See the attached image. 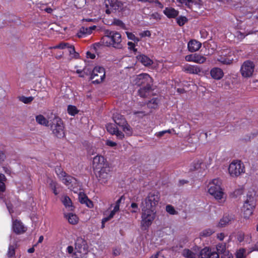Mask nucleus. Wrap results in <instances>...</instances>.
Masks as SVG:
<instances>
[{
	"mask_svg": "<svg viewBox=\"0 0 258 258\" xmlns=\"http://www.w3.org/2000/svg\"><path fill=\"white\" fill-rule=\"evenodd\" d=\"M255 64L253 61L250 60H245L241 65L240 73L243 79L251 78L254 73Z\"/></svg>",
	"mask_w": 258,
	"mask_h": 258,
	"instance_id": "obj_5",
	"label": "nucleus"
},
{
	"mask_svg": "<svg viewBox=\"0 0 258 258\" xmlns=\"http://www.w3.org/2000/svg\"><path fill=\"white\" fill-rule=\"evenodd\" d=\"M197 3L194 0H186L184 5L187 8L190 9L194 4H196Z\"/></svg>",
	"mask_w": 258,
	"mask_h": 258,
	"instance_id": "obj_52",
	"label": "nucleus"
},
{
	"mask_svg": "<svg viewBox=\"0 0 258 258\" xmlns=\"http://www.w3.org/2000/svg\"><path fill=\"white\" fill-rule=\"evenodd\" d=\"M126 34L128 39L134 40V41H139V39L133 33L126 32Z\"/></svg>",
	"mask_w": 258,
	"mask_h": 258,
	"instance_id": "obj_55",
	"label": "nucleus"
},
{
	"mask_svg": "<svg viewBox=\"0 0 258 258\" xmlns=\"http://www.w3.org/2000/svg\"><path fill=\"white\" fill-rule=\"evenodd\" d=\"M36 121L40 124L48 126L49 125L50 120H48L43 115H38L36 116Z\"/></svg>",
	"mask_w": 258,
	"mask_h": 258,
	"instance_id": "obj_26",
	"label": "nucleus"
},
{
	"mask_svg": "<svg viewBox=\"0 0 258 258\" xmlns=\"http://www.w3.org/2000/svg\"><path fill=\"white\" fill-rule=\"evenodd\" d=\"M69 45L70 44L68 43L62 42V43L58 44V45H56L53 46V48L54 49H63L66 48H68L69 47Z\"/></svg>",
	"mask_w": 258,
	"mask_h": 258,
	"instance_id": "obj_45",
	"label": "nucleus"
},
{
	"mask_svg": "<svg viewBox=\"0 0 258 258\" xmlns=\"http://www.w3.org/2000/svg\"><path fill=\"white\" fill-rule=\"evenodd\" d=\"M166 210L171 215H175L177 214V212L175 210L174 207L170 205H168L166 206Z\"/></svg>",
	"mask_w": 258,
	"mask_h": 258,
	"instance_id": "obj_44",
	"label": "nucleus"
},
{
	"mask_svg": "<svg viewBox=\"0 0 258 258\" xmlns=\"http://www.w3.org/2000/svg\"><path fill=\"white\" fill-rule=\"evenodd\" d=\"M12 229L16 234H21L24 233L26 231L27 228L21 221L16 219L13 221Z\"/></svg>",
	"mask_w": 258,
	"mask_h": 258,
	"instance_id": "obj_14",
	"label": "nucleus"
},
{
	"mask_svg": "<svg viewBox=\"0 0 258 258\" xmlns=\"http://www.w3.org/2000/svg\"><path fill=\"white\" fill-rule=\"evenodd\" d=\"M177 23L182 26L187 21V19L184 16H180L176 19Z\"/></svg>",
	"mask_w": 258,
	"mask_h": 258,
	"instance_id": "obj_43",
	"label": "nucleus"
},
{
	"mask_svg": "<svg viewBox=\"0 0 258 258\" xmlns=\"http://www.w3.org/2000/svg\"><path fill=\"white\" fill-rule=\"evenodd\" d=\"M62 202L66 208H72V203L70 198L69 197L65 196L63 198V200H62Z\"/></svg>",
	"mask_w": 258,
	"mask_h": 258,
	"instance_id": "obj_39",
	"label": "nucleus"
},
{
	"mask_svg": "<svg viewBox=\"0 0 258 258\" xmlns=\"http://www.w3.org/2000/svg\"><path fill=\"white\" fill-rule=\"evenodd\" d=\"M64 217L68 219V222L71 224H76L78 222V218L76 215L73 213L64 214Z\"/></svg>",
	"mask_w": 258,
	"mask_h": 258,
	"instance_id": "obj_27",
	"label": "nucleus"
},
{
	"mask_svg": "<svg viewBox=\"0 0 258 258\" xmlns=\"http://www.w3.org/2000/svg\"><path fill=\"white\" fill-rule=\"evenodd\" d=\"M182 70L188 74L196 75L199 74L201 72V69L199 66L189 64H186L183 66Z\"/></svg>",
	"mask_w": 258,
	"mask_h": 258,
	"instance_id": "obj_16",
	"label": "nucleus"
},
{
	"mask_svg": "<svg viewBox=\"0 0 258 258\" xmlns=\"http://www.w3.org/2000/svg\"><path fill=\"white\" fill-rule=\"evenodd\" d=\"M164 14L169 18H174L178 15V11L172 8H166Z\"/></svg>",
	"mask_w": 258,
	"mask_h": 258,
	"instance_id": "obj_24",
	"label": "nucleus"
},
{
	"mask_svg": "<svg viewBox=\"0 0 258 258\" xmlns=\"http://www.w3.org/2000/svg\"><path fill=\"white\" fill-rule=\"evenodd\" d=\"M215 231L213 229L211 228H207L203 230L202 232H200V236L201 237H206L210 236Z\"/></svg>",
	"mask_w": 258,
	"mask_h": 258,
	"instance_id": "obj_33",
	"label": "nucleus"
},
{
	"mask_svg": "<svg viewBox=\"0 0 258 258\" xmlns=\"http://www.w3.org/2000/svg\"><path fill=\"white\" fill-rule=\"evenodd\" d=\"M7 178L4 174L0 173V192H4L6 190L5 182Z\"/></svg>",
	"mask_w": 258,
	"mask_h": 258,
	"instance_id": "obj_32",
	"label": "nucleus"
},
{
	"mask_svg": "<svg viewBox=\"0 0 258 258\" xmlns=\"http://www.w3.org/2000/svg\"><path fill=\"white\" fill-rule=\"evenodd\" d=\"M75 245V248L79 252H82V249L85 250L87 248L86 241L81 237H77Z\"/></svg>",
	"mask_w": 258,
	"mask_h": 258,
	"instance_id": "obj_18",
	"label": "nucleus"
},
{
	"mask_svg": "<svg viewBox=\"0 0 258 258\" xmlns=\"http://www.w3.org/2000/svg\"><path fill=\"white\" fill-rule=\"evenodd\" d=\"M114 135H116V137L118 139H122L124 137L123 133L122 132L119 131L118 128L117 129L116 132H115Z\"/></svg>",
	"mask_w": 258,
	"mask_h": 258,
	"instance_id": "obj_54",
	"label": "nucleus"
},
{
	"mask_svg": "<svg viewBox=\"0 0 258 258\" xmlns=\"http://www.w3.org/2000/svg\"><path fill=\"white\" fill-rule=\"evenodd\" d=\"M183 255L186 258H198V254L187 249L183 250Z\"/></svg>",
	"mask_w": 258,
	"mask_h": 258,
	"instance_id": "obj_30",
	"label": "nucleus"
},
{
	"mask_svg": "<svg viewBox=\"0 0 258 258\" xmlns=\"http://www.w3.org/2000/svg\"><path fill=\"white\" fill-rule=\"evenodd\" d=\"M107 131L112 135H114L117 129L115 126L111 123L108 124L106 126Z\"/></svg>",
	"mask_w": 258,
	"mask_h": 258,
	"instance_id": "obj_41",
	"label": "nucleus"
},
{
	"mask_svg": "<svg viewBox=\"0 0 258 258\" xmlns=\"http://www.w3.org/2000/svg\"><path fill=\"white\" fill-rule=\"evenodd\" d=\"M55 171L57 175L60 178L67 175V173L63 170L60 166H56L55 168Z\"/></svg>",
	"mask_w": 258,
	"mask_h": 258,
	"instance_id": "obj_35",
	"label": "nucleus"
},
{
	"mask_svg": "<svg viewBox=\"0 0 258 258\" xmlns=\"http://www.w3.org/2000/svg\"><path fill=\"white\" fill-rule=\"evenodd\" d=\"M233 220V218L232 216L229 215H224L219 221L218 224L219 227H224L229 225Z\"/></svg>",
	"mask_w": 258,
	"mask_h": 258,
	"instance_id": "obj_20",
	"label": "nucleus"
},
{
	"mask_svg": "<svg viewBox=\"0 0 258 258\" xmlns=\"http://www.w3.org/2000/svg\"><path fill=\"white\" fill-rule=\"evenodd\" d=\"M86 56L87 58L91 59H94L95 58V55L94 53H92L90 51H87L86 53Z\"/></svg>",
	"mask_w": 258,
	"mask_h": 258,
	"instance_id": "obj_62",
	"label": "nucleus"
},
{
	"mask_svg": "<svg viewBox=\"0 0 258 258\" xmlns=\"http://www.w3.org/2000/svg\"><path fill=\"white\" fill-rule=\"evenodd\" d=\"M236 36L238 39H243L246 35H244V34L241 33L240 31H237L236 32Z\"/></svg>",
	"mask_w": 258,
	"mask_h": 258,
	"instance_id": "obj_61",
	"label": "nucleus"
},
{
	"mask_svg": "<svg viewBox=\"0 0 258 258\" xmlns=\"http://www.w3.org/2000/svg\"><path fill=\"white\" fill-rule=\"evenodd\" d=\"M19 100L25 104H29L34 100V97L32 96L25 97L22 96L19 98Z\"/></svg>",
	"mask_w": 258,
	"mask_h": 258,
	"instance_id": "obj_40",
	"label": "nucleus"
},
{
	"mask_svg": "<svg viewBox=\"0 0 258 258\" xmlns=\"http://www.w3.org/2000/svg\"><path fill=\"white\" fill-rule=\"evenodd\" d=\"M15 255V247L13 245H10L7 252V255L9 257H11Z\"/></svg>",
	"mask_w": 258,
	"mask_h": 258,
	"instance_id": "obj_42",
	"label": "nucleus"
},
{
	"mask_svg": "<svg viewBox=\"0 0 258 258\" xmlns=\"http://www.w3.org/2000/svg\"><path fill=\"white\" fill-rule=\"evenodd\" d=\"M100 42L107 47L112 46L117 49H121L123 47L121 35L115 31L106 30L105 31V35L102 37Z\"/></svg>",
	"mask_w": 258,
	"mask_h": 258,
	"instance_id": "obj_1",
	"label": "nucleus"
},
{
	"mask_svg": "<svg viewBox=\"0 0 258 258\" xmlns=\"http://www.w3.org/2000/svg\"><path fill=\"white\" fill-rule=\"evenodd\" d=\"M104 4L107 9L106 14H110L113 11L121 10L122 8V3L118 0H105Z\"/></svg>",
	"mask_w": 258,
	"mask_h": 258,
	"instance_id": "obj_12",
	"label": "nucleus"
},
{
	"mask_svg": "<svg viewBox=\"0 0 258 258\" xmlns=\"http://www.w3.org/2000/svg\"><path fill=\"white\" fill-rule=\"evenodd\" d=\"M68 112L71 115H75L78 113V110L75 106L70 105L68 107Z\"/></svg>",
	"mask_w": 258,
	"mask_h": 258,
	"instance_id": "obj_37",
	"label": "nucleus"
},
{
	"mask_svg": "<svg viewBox=\"0 0 258 258\" xmlns=\"http://www.w3.org/2000/svg\"><path fill=\"white\" fill-rule=\"evenodd\" d=\"M131 207L133 209V210L131 211V212L132 213H137L139 210L138 204L135 203H132Z\"/></svg>",
	"mask_w": 258,
	"mask_h": 258,
	"instance_id": "obj_51",
	"label": "nucleus"
},
{
	"mask_svg": "<svg viewBox=\"0 0 258 258\" xmlns=\"http://www.w3.org/2000/svg\"><path fill=\"white\" fill-rule=\"evenodd\" d=\"M210 75L213 79L219 80L223 77L224 73L221 69L215 67L211 70Z\"/></svg>",
	"mask_w": 258,
	"mask_h": 258,
	"instance_id": "obj_17",
	"label": "nucleus"
},
{
	"mask_svg": "<svg viewBox=\"0 0 258 258\" xmlns=\"http://www.w3.org/2000/svg\"><path fill=\"white\" fill-rule=\"evenodd\" d=\"M245 238V236L244 235V233L243 232L240 231L237 233V239L239 242H242L244 241Z\"/></svg>",
	"mask_w": 258,
	"mask_h": 258,
	"instance_id": "obj_47",
	"label": "nucleus"
},
{
	"mask_svg": "<svg viewBox=\"0 0 258 258\" xmlns=\"http://www.w3.org/2000/svg\"><path fill=\"white\" fill-rule=\"evenodd\" d=\"M113 24L115 25L120 26V27H123L124 24L120 20L118 19H115L113 22Z\"/></svg>",
	"mask_w": 258,
	"mask_h": 258,
	"instance_id": "obj_56",
	"label": "nucleus"
},
{
	"mask_svg": "<svg viewBox=\"0 0 258 258\" xmlns=\"http://www.w3.org/2000/svg\"><path fill=\"white\" fill-rule=\"evenodd\" d=\"M218 61L223 64H230L232 63L233 59H229L226 57L221 56L218 58Z\"/></svg>",
	"mask_w": 258,
	"mask_h": 258,
	"instance_id": "obj_36",
	"label": "nucleus"
},
{
	"mask_svg": "<svg viewBox=\"0 0 258 258\" xmlns=\"http://www.w3.org/2000/svg\"><path fill=\"white\" fill-rule=\"evenodd\" d=\"M47 183H48L49 187L52 190L53 194L55 195H57L58 193L57 192V191L56 190V185H57L56 182L51 179H48L47 180Z\"/></svg>",
	"mask_w": 258,
	"mask_h": 258,
	"instance_id": "obj_34",
	"label": "nucleus"
},
{
	"mask_svg": "<svg viewBox=\"0 0 258 258\" xmlns=\"http://www.w3.org/2000/svg\"><path fill=\"white\" fill-rule=\"evenodd\" d=\"M136 57L138 61H140L145 66H150L153 63V61L144 54H139Z\"/></svg>",
	"mask_w": 258,
	"mask_h": 258,
	"instance_id": "obj_23",
	"label": "nucleus"
},
{
	"mask_svg": "<svg viewBox=\"0 0 258 258\" xmlns=\"http://www.w3.org/2000/svg\"><path fill=\"white\" fill-rule=\"evenodd\" d=\"M147 107L151 109H155L158 105V99L157 98H154L149 101L147 104Z\"/></svg>",
	"mask_w": 258,
	"mask_h": 258,
	"instance_id": "obj_31",
	"label": "nucleus"
},
{
	"mask_svg": "<svg viewBox=\"0 0 258 258\" xmlns=\"http://www.w3.org/2000/svg\"><path fill=\"white\" fill-rule=\"evenodd\" d=\"M113 119L115 123L119 126L124 125L126 120L123 115L119 113H115L113 114Z\"/></svg>",
	"mask_w": 258,
	"mask_h": 258,
	"instance_id": "obj_21",
	"label": "nucleus"
},
{
	"mask_svg": "<svg viewBox=\"0 0 258 258\" xmlns=\"http://www.w3.org/2000/svg\"><path fill=\"white\" fill-rule=\"evenodd\" d=\"M209 258H219V255L215 250L211 249V253L209 254Z\"/></svg>",
	"mask_w": 258,
	"mask_h": 258,
	"instance_id": "obj_53",
	"label": "nucleus"
},
{
	"mask_svg": "<svg viewBox=\"0 0 258 258\" xmlns=\"http://www.w3.org/2000/svg\"><path fill=\"white\" fill-rule=\"evenodd\" d=\"M6 158V156L5 155V153L0 151V163H2L3 162Z\"/></svg>",
	"mask_w": 258,
	"mask_h": 258,
	"instance_id": "obj_58",
	"label": "nucleus"
},
{
	"mask_svg": "<svg viewBox=\"0 0 258 258\" xmlns=\"http://www.w3.org/2000/svg\"><path fill=\"white\" fill-rule=\"evenodd\" d=\"M211 253V249L209 247H205L200 251L198 254V258H209V254Z\"/></svg>",
	"mask_w": 258,
	"mask_h": 258,
	"instance_id": "obj_29",
	"label": "nucleus"
},
{
	"mask_svg": "<svg viewBox=\"0 0 258 258\" xmlns=\"http://www.w3.org/2000/svg\"><path fill=\"white\" fill-rule=\"evenodd\" d=\"M202 162L200 161H198L197 162L194 163V169L195 170L198 169L201 167V165L202 164Z\"/></svg>",
	"mask_w": 258,
	"mask_h": 258,
	"instance_id": "obj_63",
	"label": "nucleus"
},
{
	"mask_svg": "<svg viewBox=\"0 0 258 258\" xmlns=\"http://www.w3.org/2000/svg\"><path fill=\"white\" fill-rule=\"evenodd\" d=\"M185 59L187 61H192L198 63H203L206 61V58L205 56L197 53L187 55L185 57Z\"/></svg>",
	"mask_w": 258,
	"mask_h": 258,
	"instance_id": "obj_15",
	"label": "nucleus"
},
{
	"mask_svg": "<svg viewBox=\"0 0 258 258\" xmlns=\"http://www.w3.org/2000/svg\"><path fill=\"white\" fill-rule=\"evenodd\" d=\"M245 250L243 248L238 250L236 253V258H245Z\"/></svg>",
	"mask_w": 258,
	"mask_h": 258,
	"instance_id": "obj_49",
	"label": "nucleus"
},
{
	"mask_svg": "<svg viewBox=\"0 0 258 258\" xmlns=\"http://www.w3.org/2000/svg\"><path fill=\"white\" fill-rule=\"evenodd\" d=\"M108 166V163L103 156L98 155L93 158L92 167L94 171Z\"/></svg>",
	"mask_w": 258,
	"mask_h": 258,
	"instance_id": "obj_13",
	"label": "nucleus"
},
{
	"mask_svg": "<svg viewBox=\"0 0 258 258\" xmlns=\"http://www.w3.org/2000/svg\"><path fill=\"white\" fill-rule=\"evenodd\" d=\"M154 210H148L142 208L141 226L143 229L146 230L150 226L155 217Z\"/></svg>",
	"mask_w": 258,
	"mask_h": 258,
	"instance_id": "obj_7",
	"label": "nucleus"
},
{
	"mask_svg": "<svg viewBox=\"0 0 258 258\" xmlns=\"http://www.w3.org/2000/svg\"><path fill=\"white\" fill-rule=\"evenodd\" d=\"M105 69L101 67H95L91 72L90 79L92 80L93 84H99L105 79Z\"/></svg>",
	"mask_w": 258,
	"mask_h": 258,
	"instance_id": "obj_10",
	"label": "nucleus"
},
{
	"mask_svg": "<svg viewBox=\"0 0 258 258\" xmlns=\"http://www.w3.org/2000/svg\"><path fill=\"white\" fill-rule=\"evenodd\" d=\"M202 44L196 40H190L187 44V48L190 52L198 51L201 47Z\"/></svg>",
	"mask_w": 258,
	"mask_h": 258,
	"instance_id": "obj_19",
	"label": "nucleus"
},
{
	"mask_svg": "<svg viewBox=\"0 0 258 258\" xmlns=\"http://www.w3.org/2000/svg\"><path fill=\"white\" fill-rule=\"evenodd\" d=\"M79 202L81 203V204H85L86 203V202H87V201L89 199L88 197L87 196H86L85 195H79Z\"/></svg>",
	"mask_w": 258,
	"mask_h": 258,
	"instance_id": "obj_50",
	"label": "nucleus"
},
{
	"mask_svg": "<svg viewBox=\"0 0 258 258\" xmlns=\"http://www.w3.org/2000/svg\"><path fill=\"white\" fill-rule=\"evenodd\" d=\"M151 35V34L150 31L148 30L144 31L142 33H141V36L142 37H150Z\"/></svg>",
	"mask_w": 258,
	"mask_h": 258,
	"instance_id": "obj_60",
	"label": "nucleus"
},
{
	"mask_svg": "<svg viewBox=\"0 0 258 258\" xmlns=\"http://www.w3.org/2000/svg\"><path fill=\"white\" fill-rule=\"evenodd\" d=\"M123 131L127 135L130 136L132 134V128L131 126L126 121V123L124 125L121 126Z\"/></svg>",
	"mask_w": 258,
	"mask_h": 258,
	"instance_id": "obj_38",
	"label": "nucleus"
},
{
	"mask_svg": "<svg viewBox=\"0 0 258 258\" xmlns=\"http://www.w3.org/2000/svg\"><path fill=\"white\" fill-rule=\"evenodd\" d=\"M228 172L231 177H235L244 172V166L240 161H233L228 167Z\"/></svg>",
	"mask_w": 258,
	"mask_h": 258,
	"instance_id": "obj_9",
	"label": "nucleus"
},
{
	"mask_svg": "<svg viewBox=\"0 0 258 258\" xmlns=\"http://www.w3.org/2000/svg\"><path fill=\"white\" fill-rule=\"evenodd\" d=\"M151 19H153L155 20H160L161 19L160 15L158 13H153L151 15Z\"/></svg>",
	"mask_w": 258,
	"mask_h": 258,
	"instance_id": "obj_57",
	"label": "nucleus"
},
{
	"mask_svg": "<svg viewBox=\"0 0 258 258\" xmlns=\"http://www.w3.org/2000/svg\"><path fill=\"white\" fill-rule=\"evenodd\" d=\"M152 85L143 86L138 90L139 95L142 97H146L151 90Z\"/></svg>",
	"mask_w": 258,
	"mask_h": 258,
	"instance_id": "obj_25",
	"label": "nucleus"
},
{
	"mask_svg": "<svg viewBox=\"0 0 258 258\" xmlns=\"http://www.w3.org/2000/svg\"><path fill=\"white\" fill-rule=\"evenodd\" d=\"M216 250L219 255H224L227 254V252H229L228 251L226 250V244L225 243H219L216 246Z\"/></svg>",
	"mask_w": 258,
	"mask_h": 258,
	"instance_id": "obj_28",
	"label": "nucleus"
},
{
	"mask_svg": "<svg viewBox=\"0 0 258 258\" xmlns=\"http://www.w3.org/2000/svg\"><path fill=\"white\" fill-rule=\"evenodd\" d=\"M127 45L129 46V48L131 50H133L134 51H137V49L135 48V44L132 42H128Z\"/></svg>",
	"mask_w": 258,
	"mask_h": 258,
	"instance_id": "obj_59",
	"label": "nucleus"
},
{
	"mask_svg": "<svg viewBox=\"0 0 258 258\" xmlns=\"http://www.w3.org/2000/svg\"><path fill=\"white\" fill-rule=\"evenodd\" d=\"M132 82L134 85L143 87L152 85L153 79L148 74L142 73L133 77Z\"/></svg>",
	"mask_w": 258,
	"mask_h": 258,
	"instance_id": "obj_8",
	"label": "nucleus"
},
{
	"mask_svg": "<svg viewBox=\"0 0 258 258\" xmlns=\"http://www.w3.org/2000/svg\"><path fill=\"white\" fill-rule=\"evenodd\" d=\"M221 181L218 178L214 179L209 184V193L218 201L223 199L224 192L221 188Z\"/></svg>",
	"mask_w": 258,
	"mask_h": 258,
	"instance_id": "obj_3",
	"label": "nucleus"
},
{
	"mask_svg": "<svg viewBox=\"0 0 258 258\" xmlns=\"http://www.w3.org/2000/svg\"><path fill=\"white\" fill-rule=\"evenodd\" d=\"M221 258H233L232 254L229 252H227V254L221 255Z\"/></svg>",
	"mask_w": 258,
	"mask_h": 258,
	"instance_id": "obj_64",
	"label": "nucleus"
},
{
	"mask_svg": "<svg viewBox=\"0 0 258 258\" xmlns=\"http://www.w3.org/2000/svg\"><path fill=\"white\" fill-rule=\"evenodd\" d=\"M96 26H92L89 27H82L77 34V36L79 38L83 37L86 34H90L92 31L96 29Z\"/></svg>",
	"mask_w": 258,
	"mask_h": 258,
	"instance_id": "obj_22",
	"label": "nucleus"
},
{
	"mask_svg": "<svg viewBox=\"0 0 258 258\" xmlns=\"http://www.w3.org/2000/svg\"><path fill=\"white\" fill-rule=\"evenodd\" d=\"M62 180L63 183L66 185H69L72 182V177L71 176L66 175V176L62 177Z\"/></svg>",
	"mask_w": 258,
	"mask_h": 258,
	"instance_id": "obj_46",
	"label": "nucleus"
},
{
	"mask_svg": "<svg viewBox=\"0 0 258 258\" xmlns=\"http://www.w3.org/2000/svg\"><path fill=\"white\" fill-rule=\"evenodd\" d=\"M53 135L57 138H62L65 136L64 126L61 119L56 115L50 119L49 125Z\"/></svg>",
	"mask_w": 258,
	"mask_h": 258,
	"instance_id": "obj_2",
	"label": "nucleus"
},
{
	"mask_svg": "<svg viewBox=\"0 0 258 258\" xmlns=\"http://www.w3.org/2000/svg\"><path fill=\"white\" fill-rule=\"evenodd\" d=\"M133 114L140 117H143L148 114V113L145 111H134Z\"/></svg>",
	"mask_w": 258,
	"mask_h": 258,
	"instance_id": "obj_48",
	"label": "nucleus"
},
{
	"mask_svg": "<svg viewBox=\"0 0 258 258\" xmlns=\"http://www.w3.org/2000/svg\"><path fill=\"white\" fill-rule=\"evenodd\" d=\"M256 206V199L251 195H247L246 200L244 203L242 211L244 217L248 218L253 213V209Z\"/></svg>",
	"mask_w": 258,
	"mask_h": 258,
	"instance_id": "obj_6",
	"label": "nucleus"
},
{
	"mask_svg": "<svg viewBox=\"0 0 258 258\" xmlns=\"http://www.w3.org/2000/svg\"><path fill=\"white\" fill-rule=\"evenodd\" d=\"M94 172H95L98 180L102 184L106 183L110 177L109 166H106L103 168L99 169Z\"/></svg>",
	"mask_w": 258,
	"mask_h": 258,
	"instance_id": "obj_11",
	"label": "nucleus"
},
{
	"mask_svg": "<svg viewBox=\"0 0 258 258\" xmlns=\"http://www.w3.org/2000/svg\"><path fill=\"white\" fill-rule=\"evenodd\" d=\"M160 199V193L158 191H152L148 194L144 202H142V207L148 210H154L153 208L158 205Z\"/></svg>",
	"mask_w": 258,
	"mask_h": 258,
	"instance_id": "obj_4",
	"label": "nucleus"
}]
</instances>
